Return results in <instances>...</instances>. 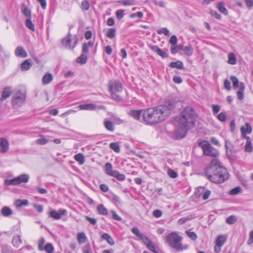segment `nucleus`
I'll use <instances>...</instances> for the list:
<instances>
[{
    "label": "nucleus",
    "instance_id": "nucleus-35",
    "mask_svg": "<svg viewBox=\"0 0 253 253\" xmlns=\"http://www.w3.org/2000/svg\"><path fill=\"white\" fill-rule=\"evenodd\" d=\"M112 176L116 178L118 180L124 181L126 179V176L124 174L120 173L119 172L116 170L112 174Z\"/></svg>",
    "mask_w": 253,
    "mask_h": 253
},
{
    "label": "nucleus",
    "instance_id": "nucleus-62",
    "mask_svg": "<svg viewBox=\"0 0 253 253\" xmlns=\"http://www.w3.org/2000/svg\"><path fill=\"white\" fill-rule=\"evenodd\" d=\"M177 42V39L175 35H172L170 40L169 42L171 44V45L176 44Z\"/></svg>",
    "mask_w": 253,
    "mask_h": 253
},
{
    "label": "nucleus",
    "instance_id": "nucleus-32",
    "mask_svg": "<svg viewBox=\"0 0 253 253\" xmlns=\"http://www.w3.org/2000/svg\"><path fill=\"white\" fill-rule=\"evenodd\" d=\"M32 64L28 60H25L21 64V67L22 71H27L30 69Z\"/></svg>",
    "mask_w": 253,
    "mask_h": 253
},
{
    "label": "nucleus",
    "instance_id": "nucleus-29",
    "mask_svg": "<svg viewBox=\"0 0 253 253\" xmlns=\"http://www.w3.org/2000/svg\"><path fill=\"white\" fill-rule=\"evenodd\" d=\"M226 240V237L224 235L218 236L216 240V244L218 246H222L224 245Z\"/></svg>",
    "mask_w": 253,
    "mask_h": 253
},
{
    "label": "nucleus",
    "instance_id": "nucleus-56",
    "mask_svg": "<svg viewBox=\"0 0 253 253\" xmlns=\"http://www.w3.org/2000/svg\"><path fill=\"white\" fill-rule=\"evenodd\" d=\"M45 243V239L44 238H41L38 243V248L40 251L43 250V245Z\"/></svg>",
    "mask_w": 253,
    "mask_h": 253
},
{
    "label": "nucleus",
    "instance_id": "nucleus-47",
    "mask_svg": "<svg viewBox=\"0 0 253 253\" xmlns=\"http://www.w3.org/2000/svg\"><path fill=\"white\" fill-rule=\"evenodd\" d=\"M185 233L186 235L192 240L196 241L197 240V236L195 232L186 231Z\"/></svg>",
    "mask_w": 253,
    "mask_h": 253
},
{
    "label": "nucleus",
    "instance_id": "nucleus-54",
    "mask_svg": "<svg viewBox=\"0 0 253 253\" xmlns=\"http://www.w3.org/2000/svg\"><path fill=\"white\" fill-rule=\"evenodd\" d=\"M157 33L159 34H164V35H165L167 36H169V30L167 28H162L161 29L158 30L157 31Z\"/></svg>",
    "mask_w": 253,
    "mask_h": 253
},
{
    "label": "nucleus",
    "instance_id": "nucleus-36",
    "mask_svg": "<svg viewBox=\"0 0 253 253\" xmlns=\"http://www.w3.org/2000/svg\"><path fill=\"white\" fill-rule=\"evenodd\" d=\"M183 51H184L185 54H186L188 56H191L193 53V48L192 47V45L190 44H189L187 46H184Z\"/></svg>",
    "mask_w": 253,
    "mask_h": 253
},
{
    "label": "nucleus",
    "instance_id": "nucleus-19",
    "mask_svg": "<svg viewBox=\"0 0 253 253\" xmlns=\"http://www.w3.org/2000/svg\"><path fill=\"white\" fill-rule=\"evenodd\" d=\"M79 108L81 110H94L96 108V106L93 104H84L79 106Z\"/></svg>",
    "mask_w": 253,
    "mask_h": 253
},
{
    "label": "nucleus",
    "instance_id": "nucleus-15",
    "mask_svg": "<svg viewBox=\"0 0 253 253\" xmlns=\"http://www.w3.org/2000/svg\"><path fill=\"white\" fill-rule=\"evenodd\" d=\"M16 56L25 58L27 56V52L21 46H18L15 52Z\"/></svg>",
    "mask_w": 253,
    "mask_h": 253
},
{
    "label": "nucleus",
    "instance_id": "nucleus-16",
    "mask_svg": "<svg viewBox=\"0 0 253 253\" xmlns=\"http://www.w3.org/2000/svg\"><path fill=\"white\" fill-rule=\"evenodd\" d=\"M18 185L22 183H27L28 182L30 176L27 174H23L16 177Z\"/></svg>",
    "mask_w": 253,
    "mask_h": 253
},
{
    "label": "nucleus",
    "instance_id": "nucleus-58",
    "mask_svg": "<svg viewBox=\"0 0 253 253\" xmlns=\"http://www.w3.org/2000/svg\"><path fill=\"white\" fill-rule=\"evenodd\" d=\"M192 219V216L189 215L188 217H183L180 219H179L178 221V223L179 224H182L186 222L187 220H189Z\"/></svg>",
    "mask_w": 253,
    "mask_h": 253
},
{
    "label": "nucleus",
    "instance_id": "nucleus-33",
    "mask_svg": "<svg viewBox=\"0 0 253 253\" xmlns=\"http://www.w3.org/2000/svg\"><path fill=\"white\" fill-rule=\"evenodd\" d=\"M97 211L99 214L106 215L108 214L107 209L104 207L102 204L98 205L97 207Z\"/></svg>",
    "mask_w": 253,
    "mask_h": 253
},
{
    "label": "nucleus",
    "instance_id": "nucleus-28",
    "mask_svg": "<svg viewBox=\"0 0 253 253\" xmlns=\"http://www.w3.org/2000/svg\"><path fill=\"white\" fill-rule=\"evenodd\" d=\"M228 63L231 65H235L237 63L236 57L234 53H230L228 54Z\"/></svg>",
    "mask_w": 253,
    "mask_h": 253
},
{
    "label": "nucleus",
    "instance_id": "nucleus-25",
    "mask_svg": "<svg viewBox=\"0 0 253 253\" xmlns=\"http://www.w3.org/2000/svg\"><path fill=\"white\" fill-rule=\"evenodd\" d=\"M11 93L12 91L10 87L5 88L2 92V96L0 98V100H3L6 99L10 96Z\"/></svg>",
    "mask_w": 253,
    "mask_h": 253
},
{
    "label": "nucleus",
    "instance_id": "nucleus-23",
    "mask_svg": "<svg viewBox=\"0 0 253 253\" xmlns=\"http://www.w3.org/2000/svg\"><path fill=\"white\" fill-rule=\"evenodd\" d=\"M101 238L104 240H106L107 242V243L111 246L114 245L115 244L114 240L111 237V236L108 233L103 234L101 235Z\"/></svg>",
    "mask_w": 253,
    "mask_h": 253
},
{
    "label": "nucleus",
    "instance_id": "nucleus-5",
    "mask_svg": "<svg viewBox=\"0 0 253 253\" xmlns=\"http://www.w3.org/2000/svg\"><path fill=\"white\" fill-rule=\"evenodd\" d=\"M108 89L111 92V97L116 101L122 99L121 93L123 90L122 84L117 81H110L108 84Z\"/></svg>",
    "mask_w": 253,
    "mask_h": 253
},
{
    "label": "nucleus",
    "instance_id": "nucleus-49",
    "mask_svg": "<svg viewBox=\"0 0 253 253\" xmlns=\"http://www.w3.org/2000/svg\"><path fill=\"white\" fill-rule=\"evenodd\" d=\"M230 78L233 83V87L237 88L238 86L239 87V80L238 78H236L235 76H231Z\"/></svg>",
    "mask_w": 253,
    "mask_h": 253
},
{
    "label": "nucleus",
    "instance_id": "nucleus-11",
    "mask_svg": "<svg viewBox=\"0 0 253 253\" xmlns=\"http://www.w3.org/2000/svg\"><path fill=\"white\" fill-rule=\"evenodd\" d=\"M67 213V211L65 209L60 210L58 212L53 210L50 212L49 215L53 219H59L62 217V216L66 215Z\"/></svg>",
    "mask_w": 253,
    "mask_h": 253
},
{
    "label": "nucleus",
    "instance_id": "nucleus-20",
    "mask_svg": "<svg viewBox=\"0 0 253 253\" xmlns=\"http://www.w3.org/2000/svg\"><path fill=\"white\" fill-rule=\"evenodd\" d=\"M216 8L218 9L219 11L223 14L225 15H227L228 14L227 9L224 6V4L223 2H219L217 5Z\"/></svg>",
    "mask_w": 253,
    "mask_h": 253
},
{
    "label": "nucleus",
    "instance_id": "nucleus-41",
    "mask_svg": "<svg viewBox=\"0 0 253 253\" xmlns=\"http://www.w3.org/2000/svg\"><path fill=\"white\" fill-rule=\"evenodd\" d=\"M87 61V56L85 54H82L77 59V62L84 64Z\"/></svg>",
    "mask_w": 253,
    "mask_h": 253
},
{
    "label": "nucleus",
    "instance_id": "nucleus-14",
    "mask_svg": "<svg viewBox=\"0 0 253 253\" xmlns=\"http://www.w3.org/2000/svg\"><path fill=\"white\" fill-rule=\"evenodd\" d=\"M151 48L153 51L156 52L159 55L163 58H166L168 56V54L166 52L162 50L157 46H152Z\"/></svg>",
    "mask_w": 253,
    "mask_h": 253
},
{
    "label": "nucleus",
    "instance_id": "nucleus-39",
    "mask_svg": "<svg viewBox=\"0 0 253 253\" xmlns=\"http://www.w3.org/2000/svg\"><path fill=\"white\" fill-rule=\"evenodd\" d=\"M31 18H27L26 20L25 25L26 26L32 31H35V26L31 20Z\"/></svg>",
    "mask_w": 253,
    "mask_h": 253
},
{
    "label": "nucleus",
    "instance_id": "nucleus-17",
    "mask_svg": "<svg viewBox=\"0 0 253 253\" xmlns=\"http://www.w3.org/2000/svg\"><path fill=\"white\" fill-rule=\"evenodd\" d=\"M245 88L244 83L241 82L239 84V90L237 92V97L239 100H242L244 98V92Z\"/></svg>",
    "mask_w": 253,
    "mask_h": 253
},
{
    "label": "nucleus",
    "instance_id": "nucleus-1",
    "mask_svg": "<svg viewBox=\"0 0 253 253\" xmlns=\"http://www.w3.org/2000/svg\"><path fill=\"white\" fill-rule=\"evenodd\" d=\"M175 106V102L168 101L164 105L145 110L143 113V121L149 125H155L167 119Z\"/></svg>",
    "mask_w": 253,
    "mask_h": 253
},
{
    "label": "nucleus",
    "instance_id": "nucleus-31",
    "mask_svg": "<svg viewBox=\"0 0 253 253\" xmlns=\"http://www.w3.org/2000/svg\"><path fill=\"white\" fill-rule=\"evenodd\" d=\"M118 2L124 6H132L136 4V1L134 0H120Z\"/></svg>",
    "mask_w": 253,
    "mask_h": 253
},
{
    "label": "nucleus",
    "instance_id": "nucleus-63",
    "mask_svg": "<svg viewBox=\"0 0 253 253\" xmlns=\"http://www.w3.org/2000/svg\"><path fill=\"white\" fill-rule=\"evenodd\" d=\"M48 142V140L44 138L38 139L37 140V143L40 145H44Z\"/></svg>",
    "mask_w": 253,
    "mask_h": 253
},
{
    "label": "nucleus",
    "instance_id": "nucleus-9",
    "mask_svg": "<svg viewBox=\"0 0 253 253\" xmlns=\"http://www.w3.org/2000/svg\"><path fill=\"white\" fill-rule=\"evenodd\" d=\"M77 42V40H76L73 43H72L71 35L70 34H68L67 37L62 40V43L65 47L69 49H73Z\"/></svg>",
    "mask_w": 253,
    "mask_h": 253
},
{
    "label": "nucleus",
    "instance_id": "nucleus-10",
    "mask_svg": "<svg viewBox=\"0 0 253 253\" xmlns=\"http://www.w3.org/2000/svg\"><path fill=\"white\" fill-rule=\"evenodd\" d=\"M225 146L226 149V155L227 157L230 159H232V157L236 153V151L234 149L233 145L228 140H226L225 142Z\"/></svg>",
    "mask_w": 253,
    "mask_h": 253
},
{
    "label": "nucleus",
    "instance_id": "nucleus-27",
    "mask_svg": "<svg viewBox=\"0 0 253 253\" xmlns=\"http://www.w3.org/2000/svg\"><path fill=\"white\" fill-rule=\"evenodd\" d=\"M252 127L248 123H246V126H242L241 127V131L243 135L246 133H250L252 132Z\"/></svg>",
    "mask_w": 253,
    "mask_h": 253
},
{
    "label": "nucleus",
    "instance_id": "nucleus-2",
    "mask_svg": "<svg viewBox=\"0 0 253 253\" xmlns=\"http://www.w3.org/2000/svg\"><path fill=\"white\" fill-rule=\"evenodd\" d=\"M196 117L195 111L191 107L185 108L181 112L180 117L177 118L174 123L176 126L175 131L177 138H183L187 130L194 127Z\"/></svg>",
    "mask_w": 253,
    "mask_h": 253
},
{
    "label": "nucleus",
    "instance_id": "nucleus-30",
    "mask_svg": "<svg viewBox=\"0 0 253 253\" xmlns=\"http://www.w3.org/2000/svg\"><path fill=\"white\" fill-rule=\"evenodd\" d=\"M1 212L4 216H8L13 214L12 210L8 207H4L1 209Z\"/></svg>",
    "mask_w": 253,
    "mask_h": 253
},
{
    "label": "nucleus",
    "instance_id": "nucleus-6",
    "mask_svg": "<svg viewBox=\"0 0 253 253\" xmlns=\"http://www.w3.org/2000/svg\"><path fill=\"white\" fill-rule=\"evenodd\" d=\"M198 145L201 147L203 154L211 157H217L219 156V151L214 148L207 140H202L198 142Z\"/></svg>",
    "mask_w": 253,
    "mask_h": 253
},
{
    "label": "nucleus",
    "instance_id": "nucleus-34",
    "mask_svg": "<svg viewBox=\"0 0 253 253\" xmlns=\"http://www.w3.org/2000/svg\"><path fill=\"white\" fill-rule=\"evenodd\" d=\"M105 168L106 173L108 175L111 176H112V174L114 173V172H115L116 171V170L112 169V166L109 163H107L106 164Z\"/></svg>",
    "mask_w": 253,
    "mask_h": 253
},
{
    "label": "nucleus",
    "instance_id": "nucleus-12",
    "mask_svg": "<svg viewBox=\"0 0 253 253\" xmlns=\"http://www.w3.org/2000/svg\"><path fill=\"white\" fill-rule=\"evenodd\" d=\"M0 152L2 153H6L9 149V143L7 139L4 138H0Z\"/></svg>",
    "mask_w": 253,
    "mask_h": 253
},
{
    "label": "nucleus",
    "instance_id": "nucleus-18",
    "mask_svg": "<svg viewBox=\"0 0 253 253\" xmlns=\"http://www.w3.org/2000/svg\"><path fill=\"white\" fill-rule=\"evenodd\" d=\"M246 139V143L245 146V151L247 152H251L253 150V147L252 145V141L251 138L249 136H245Z\"/></svg>",
    "mask_w": 253,
    "mask_h": 253
},
{
    "label": "nucleus",
    "instance_id": "nucleus-42",
    "mask_svg": "<svg viewBox=\"0 0 253 253\" xmlns=\"http://www.w3.org/2000/svg\"><path fill=\"white\" fill-rule=\"evenodd\" d=\"M116 30L115 28L109 29L107 33L106 36L110 39H113L116 36Z\"/></svg>",
    "mask_w": 253,
    "mask_h": 253
},
{
    "label": "nucleus",
    "instance_id": "nucleus-50",
    "mask_svg": "<svg viewBox=\"0 0 253 253\" xmlns=\"http://www.w3.org/2000/svg\"><path fill=\"white\" fill-rule=\"evenodd\" d=\"M237 220V218L234 215H231L226 219V222L229 224L234 223Z\"/></svg>",
    "mask_w": 253,
    "mask_h": 253
},
{
    "label": "nucleus",
    "instance_id": "nucleus-37",
    "mask_svg": "<svg viewBox=\"0 0 253 253\" xmlns=\"http://www.w3.org/2000/svg\"><path fill=\"white\" fill-rule=\"evenodd\" d=\"M75 160L78 162L80 164H83L84 162V156L81 154L79 153L76 154L74 156Z\"/></svg>",
    "mask_w": 253,
    "mask_h": 253
},
{
    "label": "nucleus",
    "instance_id": "nucleus-4",
    "mask_svg": "<svg viewBox=\"0 0 253 253\" xmlns=\"http://www.w3.org/2000/svg\"><path fill=\"white\" fill-rule=\"evenodd\" d=\"M182 240V238L174 232L170 233L166 237L167 243L177 251H181L187 249V247L183 246L181 243Z\"/></svg>",
    "mask_w": 253,
    "mask_h": 253
},
{
    "label": "nucleus",
    "instance_id": "nucleus-44",
    "mask_svg": "<svg viewBox=\"0 0 253 253\" xmlns=\"http://www.w3.org/2000/svg\"><path fill=\"white\" fill-rule=\"evenodd\" d=\"M5 184L7 185H18L17 182V178H14L11 179L5 180Z\"/></svg>",
    "mask_w": 253,
    "mask_h": 253
},
{
    "label": "nucleus",
    "instance_id": "nucleus-26",
    "mask_svg": "<svg viewBox=\"0 0 253 253\" xmlns=\"http://www.w3.org/2000/svg\"><path fill=\"white\" fill-rule=\"evenodd\" d=\"M53 80V76L50 73L45 75L42 79V83L43 84H48Z\"/></svg>",
    "mask_w": 253,
    "mask_h": 253
},
{
    "label": "nucleus",
    "instance_id": "nucleus-40",
    "mask_svg": "<svg viewBox=\"0 0 253 253\" xmlns=\"http://www.w3.org/2000/svg\"><path fill=\"white\" fill-rule=\"evenodd\" d=\"M21 242V241L20 236L17 235L13 237L12 239V244L14 246L17 248L18 247L20 246Z\"/></svg>",
    "mask_w": 253,
    "mask_h": 253
},
{
    "label": "nucleus",
    "instance_id": "nucleus-48",
    "mask_svg": "<svg viewBox=\"0 0 253 253\" xmlns=\"http://www.w3.org/2000/svg\"><path fill=\"white\" fill-rule=\"evenodd\" d=\"M90 7V4L87 0H83L82 2V9L84 10H87L89 9Z\"/></svg>",
    "mask_w": 253,
    "mask_h": 253
},
{
    "label": "nucleus",
    "instance_id": "nucleus-59",
    "mask_svg": "<svg viewBox=\"0 0 253 253\" xmlns=\"http://www.w3.org/2000/svg\"><path fill=\"white\" fill-rule=\"evenodd\" d=\"M179 51L178 48V45L174 44L171 45L170 46V51L172 54H175Z\"/></svg>",
    "mask_w": 253,
    "mask_h": 253
},
{
    "label": "nucleus",
    "instance_id": "nucleus-8",
    "mask_svg": "<svg viewBox=\"0 0 253 253\" xmlns=\"http://www.w3.org/2000/svg\"><path fill=\"white\" fill-rule=\"evenodd\" d=\"M26 94L18 91L12 98V104L14 107H19L22 106L26 100Z\"/></svg>",
    "mask_w": 253,
    "mask_h": 253
},
{
    "label": "nucleus",
    "instance_id": "nucleus-24",
    "mask_svg": "<svg viewBox=\"0 0 253 253\" xmlns=\"http://www.w3.org/2000/svg\"><path fill=\"white\" fill-rule=\"evenodd\" d=\"M169 66L172 68H176L178 69H183L184 66L183 63L180 61H177L176 62H171Z\"/></svg>",
    "mask_w": 253,
    "mask_h": 253
},
{
    "label": "nucleus",
    "instance_id": "nucleus-45",
    "mask_svg": "<svg viewBox=\"0 0 253 253\" xmlns=\"http://www.w3.org/2000/svg\"><path fill=\"white\" fill-rule=\"evenodd\" d=\"M77 236L78 240L79 243H83L85 242L86 237L84 233H79Z\"/></svg>",
    "mask_w": 253,
    "mask_h": 253
},
{
    "label": "nucleus",
    "instance_id": "nucleus-22",
    "mask_svg": "<svg viewBox=\"0 0 253 253\" xmlns=\"http://www.w3.org/2000/svg\"><path fill=\"white\" fill-rule=\"evenodd\" d=\"M104 126L109 131H113L114 130L115 127L113 122L108 120L106 119L104 121Z\"/></svg>",
    "mask_w": 253,
    "mask_h": 253
},
{
    "label": "nucleus",
    "instance_id": "nucleus-13",
    "mask_svg": "<svg viewBox=\"0 0 253 253\" xmlns=\"http://www.w3.org/2000/svg\"><path fill=\"white\" fill-rule=\"evenodd\" d=\"M143 110H131L129 114L134 119L140 120L141 116L143 117Z\"/></svg>",
    "mask_w": 253,
    "mask_h": 253
},
{
    "label": "nucleus",
    "instance_id": "nucleus-60",
    "mask_svg": "<svg viewBox=\"0 0 253 253\" xmlns=\"http://www.w3.org/2000/svg\"><path fill=\"white\" fill-rule=\"evenodd\" d=\"M152 2L156 5H158L161 7H165V3L163 1H158L157 0H153Z\"/></svg>",
    "mask_w": 253,
    "mask_h": 253
},
{
    "label": "nucleus",
    "instance_id": "nucleus-46",
    "mask_svg": "<svg viewBox=\"0 0 253 253\" xmlns=\"http://www.w3.org/2000/svg\"><path fill=\"white\" fill-rule=\"evenodd\" d=\"M43 250H45L48 253H52L54 251V248L51 244L48 243L43 248Z\"/></svg>",
    "mask_w": 253,
    "mask_h": 253
},
{
    "label": "nucleus",
    "instance_id": "nucleus-61",
    "mask_svg": "<svg viewBox=\"0 0 253 253\" xmlns=\"http://www.w3.org/2000/svg\"><path fill=\"white\" fill-rule=\"evenodd\" d=\"M224 86L225 88H226L228 90H230L231 89V86L230 85V83L229 81L227 79H226L224 82Z\"/></svg>",
    "mask_w": 253,
    "mask_h": 253
},
{
    "label": "nucleus",
    "instance_id": "nucleus-64",
    "mask_svg": "<svg viewBox=\"0 0 253 253\" xmlns=\"http://www.w3.org/2000/svg\"><path fill=\"white\" fill-rule=\"evenodd\" d=\"M85 218L92 225H95L96 223V219L95 218H91L88 216H85Z\"/></svg>",
    "mask_w": 253,
    "mask_h": 253
},
{
    "label": "nucleus",
    "instance_id": "nucleus-53",
    "mask_svg": "<svg viewBox=\"0 0 253 253\" xmlns=\"http://www.w3.org/2000/svg\"><path fill=\"white\" fill-rule=\"evenodd\" d=\"M217 118L219 121L222 122H225L227 119L226 114L223 112H221L220 113H219L217 115Z\"/></svg>",
    "mask_w": 253,
    "mask_h": 253
},
{
    "label": "nucleus",
    "instance_id": "nucleus-43",
    "mask_svg": "<svg viewBox=\"0 0 253 253\" xmlns=\"http://www.w3.org/2000/svg\"><path fill=\"white\" fill-rule=\"evenodd\" d=\"M110 148L113 150L115 152L119 153L120 152V147L117 143H111L109 145Z\"/></svg>",
    "mask_w": 253,
    "mask_h": 253
},
{
    "label": "nucleus",
    "instance_id": "nucleus-38",
    "mask_svg": "<svg viewBox=\"0 0 253 253\" xmlns=\"http://www.w3.org/2000/svg\"><path fill=\"white\" fill-rule=\"evenodd\" d=\"M29 204V202L27 200H17L15 202V205L17 208H20L23 206H27Z\"/></svg>",
    "mask_w": 253,
    "mask_h": 253
},
{
    "label": "nucleus",
    "instance_id": "nucleus-57",
    "mask_svg": "<svg viewBox=\"0 0 253 253\" xmlns=\"http://www.w3.org/2000/svg\"><path fill=\"white\" fill-rule=\"evenodd\" d=\"M168 174L171 178H175L178 176L177 173L171 169H169L168 170Z\"/></svg>",
    "mask_w": 253,
    "mask_h": 253
},
{
    "label": "nucleus",
    "instance_id": "nucleus-55",
    "mask_svg": "<svg viewBox=\"0 0 253 253\" xmlns=\"http://www.w3.org/2000/svg\"><path fill=\"white\" fill-rule=\"evenodd\" d=\"M241 191V188L239 186H238V187H236L234 188H233V189H232L230 191V194L231 195H236V194H238V193H239Z\"/></svg>",
    "mask_w": 253,
    "mask_h": 253
},
{
    "label": "nucleus",
    "instance_id": "nucleus-21",
    "mask_svg": "<svg viewBox=\"0 0 253 253\" xmlns=\"http://www.w3.org/2000/svg\"><path fill=\"white\" fill-rule=\"evenodd\" d=\"M21 10L22 13L26 17L28 18H31V11L25 4L21 5Z\"/></svg>",
    "mask_w": 253,
    "mask_h": 253
},
{
    "label": "nucleus",
    "instance_id": "nucleus-3",
    "mask_svg": "<svg viewBox=\"0 0 253 253\" xmlns=\"http://www.w3.org/2000/svg\"><path fill=\"white\" fill-rule=\"evenodd\" d=\"M205 173L207 179L214 183H222L229 178L227 170L216 158L212 159L205 169Z\"/></svg>",
    "mask_w": 253,
    "mask_h": 253
},
{
    "label": "nucleus",
    "instance_id": "nucleus-52",
    "mask_svg": "<svg viewBox=\"0 0 253 253\" xmlns=\"http://www.w3.org/2000/svg\"><path fill=\"white\" fill-rule=\"evenodd\" d=\"M205 189L203 187H199L197 188L195 191V195L197 197H200L201 195L204 192Z\"/></svg>",
    "mask_w": 253,
    "mask_h": 253
},
{
    "label": "nucleus",
    "instance_id": "nucleus-7",
    "mask_svg": "<svg viewBox=\"0 0 253 253\" xmlns=\"http://www.w3.org/2000/svg\"><path fill=\"white\" fill-rule=\"evenodd\" d=\"M132 232L147 246L149 250L154 253H158L155 244L147 237L141 234L137 227H134L131 229Z\"/></svg>",
    "mask_w": 253,
    "mask_h": 253
},
{
    "label": "nucleus",
    "instance_id": "nucleus-51",
    "mask_svg": "<svg viewBox=\"0 0 253 253\" xmlns=\"http://www.w3.org/2000/svg\"><path fill=\"white\" fill-rule=\"evenodd\" d=\"M124 12L125 10L123 9L118 10L116 12V17L118 20H120L123 18L124 15Z\"/></svg>",
    "mask_w": 253,
    "mask_h": 253
}]
</instances>
